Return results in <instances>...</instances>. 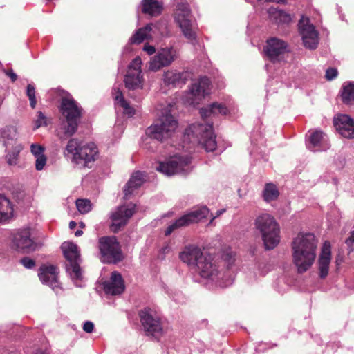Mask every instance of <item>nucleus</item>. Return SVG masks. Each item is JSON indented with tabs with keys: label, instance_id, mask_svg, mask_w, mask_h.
Instances as JSON below:
<instances>
[{
	"label": "nucleus",
	"instance_id": "28",
	"mask_svg": "<svg viewBox=\"0 0 354 354\" xmlns=\"http://www.w3.org/2000/svg\"><path fill=\"white\" fill-rule=\"evenodd\" d=\"M79 122L63 118L60 119V123L56 130V134L60 140H66L73 136L78 128Z\"/></svg>",
	"mask_w": 354,
	"mask_h": 354
},
{
	"label": "nucleus",
	"instance_id": "7",
	"mask_svg": "<svg viewBox=\"0 0 354 354\" xmlns=\"http://www.w3.org/2000/svg\"><path fill=\"white\" fill-rule=\"evenodd\" d=\"M191 158L186 156L175 155L169 160L160 162L156 169L166 176L174 174L186 175L191 171Z\"/></svg>",
	"mask_w": 354,
	"mask_h": 354
},
{
	"label": "nucleus",
	"instance_id": "17",
	"mask_svg": "<svg viewBox=\"0 0 354 354\" xmlns=\"http://www.w3.org/2000/svg\"><path fill=\"white\" fill-rule=\"evenodd\" d=\"M142 60L136 57L129 65L127 73L124 77L125 86L129 90L141 89L143 84V77L141 71Z\"/></svg>",
	"mask_w": 354,
	"mask_h": 354
},
{
	"label": "nucleus",
	"instance_id": "23",
	"mask_svg": "<svg viewBox=\"0 0 354 354\" xmlns=\"http://www.w3.org/2000/svg\"><path fill=\"white\" fill-rule=\"evenodd\" d=\"M334 126L343 137L354 139V120L346 114L339 115L334 118Z\"/></svg>",
	"mask_w": 354,
	"mask_h": 354
},
{
	"label": "nucleus",
	"instance_id": "40",
	"mask_svg": "<svg viewBox=\"0 0 354 354\" xmlns=\"http://www.w3.org/2000/svg\"><path fill=\"white\" fill-rule=\"evenodd\" d=\"M76 207L82 214L89 212L92 209V204L88 199H77L76 201Z\"/></svg>",
	"mask_w": 354,
	"mask_h": 354
},
{
	"label": "nucleus",
	"instance_id": "3",
	"mask_svg": "<svg viewBox=\"0 0 354 354\" xmlns=\"http://www.w3.org/2000/svg\"><path fill=\"white\" fill-rule=\"evenodd\" d=\"M254 227L261 235L266 250L274 248L280 241V227L275 218L268 213L258 215Z\"/></svg>",
	"mask_w": 354,
	"mask_h": 354
},
{
	"label": "nucleus",
	"instance_id": "18",
	"mask_svg": "<svg viewBox=\"0 0 354 354\" xmlns=\"http://www.w3.org/2000/svg\"><path fill=\"white\" fill-rule=\"evenodd\" d=\"M135 207L136 205L132 203L121 205L111 213L110 217L112 221L111 230L113 232H116L127 225L129 219L135 212Z\"/></svg>",
	"mask_w": 354,
	"mask_h": 354
},
{
	"label": "nucleus",
	"instance_id": "56",
	"mask_svg": "<svg viewBox=\"0 0 354 354\" xmlns=\"http://www.w3.org/2000/svg\"><path fill=\"white\" fill-rule=\"evenodd\" d=\"M35 354H49V353L46 351L38 350V351H37Z\"/></svg>",
	"mask_w": 354,
	"mask_h": 354
},
{
	"label": "nucleus",
	"instance_id": "2",
	"mask_svg": "<svg viewBox=\"0 0 354 354\" xmlns=\"http://www.w3.org/2000/svg\"><path fill=\"white\" fill-rule=\"evenodd\" d=\"M64 155L75 165L91 167V164L98 158L99 151L93 142L82 143L77 138H71L66 146Z\"/></svg>",
	"mask_w": 354,
	"mask_h": 354
},
{
	"label": "nucleus",
	"instance_id": "49",
	"mask_svg": "<svg viewBox=\"0 0 354 354\" xmlns=\"http://www.w3.org/2000/svg\"><path fill=\"white\" fill-rule=\"evenodd\" d=\"M346 243L351 251L354 250V231L351 232V236L346 240Z\"/></svg>",
	"mask_w": 354,
	"mask_h": 354
},
{
	"label": "nucleus",
	"instance_id": "55",
	"mask_svg": "<svg viewBox=\"0 0 354 354\" xmlns=\"http://www.w3.org/2000/svg\"><path fill=\"white\" fill-rule=\"evenodd\" d=\"M82 234H83V232H82V230H77V231L75 232V235L76 236H82Z\"/></svg>",
	"mask_w": 354,
	"mask_h": 354
},
{
	"label": "nucleus",
	"instance_id": "13",
	"mask_svg": "<svg viewBox=\"0 0 354 354\" xmlns=\"http://www.w3.org/2000/svg\"><path fill=\"white\" fill-rule=\"evenodd\" d=\"M176 20L184 36L191 41L195 40L196 33L191 21L190 9L186 2L178 3Z\"/></svg>",
	"mask_w": 354,
	"mask_h": 354
},
{
	"label": "nucleus",
	"instance_id": "34",
	"mask_svg": "<svg viewBox=\"0 0 354 354\" xmlns=\"http://www.w3.org/2000/svg\"><path fill=\"white\" fill-rule=\"evenodd\" d=\"M13 216V207L10 200L0 194V223L8 221Z\"/></svg>",
	"mask_w": 354,
	"mask_h": 354
},
{
	"label": "nucleus",
	"instance_id": "48",
	"mask_svg": "<svg viewBox=\"0 0 354 354\" xmlns=\"http://www.w3.org/2000/svg\"><path fill=\"white\" fill-rule=\"evenodd\" d=\"M94 329V324L91 321H86L84 323L83 330L87 333H91Z\"/></svg>",
	"mask_w": 354,
	"mask_h": 354
},
{
	"label": "nucleus",
	"instance_id": "36",
	"mask_svg": "<svg viewBox=\"0 0 354 354\" xmlns=\"http://www.w3.org/2000/svg\"><path fill=\"white\" fill-rule=\"evenodd\" d=\"M113 90L115 91V94H114L115 95V96H114L115 100L123 109L124 113L128 115L129 116L133 115L135 113V110L124 100L122 92L118 88H114Z\"/></svg>",
	"mask_w": 354,
	"mask_h": 354
},
{
	"label": "nucleus",
	"instance_id": "6",
	"mask_svg": "<svg viewBox=\"0 0 354 354\" xmlns=\"http://www.w3.org/2000/svg\"><path fill=\"white\" fill-rule=\"evenodd\" d=\"M98 249L102 263H117L123 259L120 243L114 236L100 237L98 240Z\"/></svg>",
	"mask_w": 354,
	"mask_h": 354
},
{
	"label": "nucleus",
	"instance_id": "27",
	"mask_svg": "<svg viewBox=\"0 0 354 354\" xmlns=\"http://www.w3.org/2000/svg\"><path fill=\"white\" fill-rule=\"evenodd\" d=\"M330 260V243L328 241H325L322 245L321 253L318 259L319 275L320 278L324 279L328 275Z\"/></svg>",
	"mask_w": 354,
	"mask_h": 354
},
{
	"label": "nucleus",
	"instance_id": "22",
	"mask_svg": "<svg viewBox=\"0 0 354 354\" xmlns=\"http://www.w3.org/2000/svg\"><path fill=\"white\" fill-rule=\"evenodd\" d=\"M60 111L63 118L80 121L82 109L70 95H68L62 99Z\"/></svg>",
	"mask_w": 354,
	"mask_h": 354
},
{
	"label": "nucleus",
	"instance_id": "39",
	"mask_svg": "<svg viewBox=\"0 0 354 354\" xmlns=\"http://www.w3.org/2000/svg\"><path fill=\"white\" fill-rule=\"evenodd\" d=\"M342 97L346 104L354 103V82H349L343 86Z\"/></svg>",
	"mask_w": 354,
	"mask_h": 354
},
{
	"label": "nucleus",
	"instance_id": "8",
	"mask_svg": "<svg viewBox=\"0 0 354 354\" xmlns=\"http://www.w3.org/2000/svg\"><path fill=\"white\" fill-rule=\"evenodd\" d=\"M169 35L168 25L166 21L147 24L145 27L138 29L129 39L130 44H140L145 39L155 37H167Z\"/></svg>",
	"mask_w": 354,
	"mask_h": 354
},
{
	"label": "nucleus",
	"instance_id": "35",
	"mask_svg": "<svg viewBox=\"0 0 354 354\" xmlns=\"http://www.w3.org/2000/svg\"><path fill=\"white\" fill-rule=\"evenodd\" d=\"M162 10V3L158 0H142V11L145 14L157 16Z\"/></svg>",
	"mask_w": 354,
	"mask_h": 354
},
{
	"label": "nucleus",
	"instance_id": "5",
	"mask_svg": "<svg viewBox=\"0 0 354 354\" xmlns=\"http://www.w3.org/2000/svg\"><path fill=\"white\" fill-rule=\"evenodd\" d=\"M178 127V122L170 113V106H168L160 118L146 130V135L151 139L163 142L171 138Z\"/></svg>",
	"mask_w": 354,
	"mask_h": 354
},
{
	"label": "nucleus",
	"instance_id": "26",
	"mask_svg": "<svg viewBox=\"0 0 354 354\" xmlns=\"http://www.w3.org/2000/svg\"><path fill=\"white\" fill-rule=\"evenodd\" d=\"M189 75L187 71H178L176 70H168L164 73L162 80L165 84L169 86L181 87L188 80Z\"/></svg>",
	"mask_w": 354,
	"mask_h": 354
},
{
	"label": "nucleus",
	"instance_id": "32",
	"mask_svg": "<svg viewBox=\"0 0 354 354\" xmlns=\"http://www.w3.org/2000/svg\"><path fill=\"white\" fill-rule=\"evenodd\" d=\"M268 12L270 21L279 26L288 24L292 21V17L290 14L282 10H279L277 8L272 7L269 8Z\"/></svg>",
	"mask_w": 354,
	"mask_h": 354
},
{
	"label": "nucleus",
	"instance_id": "10",
	"mask_svg": "<svg viewBox=\"0 0 354 354\" xmlns=\"http://www.w3.org/2000/svg\"><path fill=\"white\" fill-rule=\"evenodd\" d=\"M139 317L147 335L158 338L162 335L163 328L160 318L153 309L144 308L140 310Z\"/></svg>",
	"mask_w": 354,
	"mask_h": 354
},
{
	"label": "nucleus",
	"instance_id": "21",
	"mask_svg": "<svg viewBox=\"0 0 354 354\" xmlns=\"http://www.w3.org/2000/svg\"><path fill=\"white\" fill-rule=\"evenodd\" d=\"M204 256L201 249L195 245H186L179 253L180 261L193 270Z\"/></svg>",
	"mask_w": 354,
	"mask_h": 354
},
{
	"label": "nucleus",
	"instance_id": "25",
	"mask_svg": "<svg viewBox=\"0 0 354 354\" xmlns=\"http://www.w3.org/2000/svg\"><path fill=\"white\" fill-rule=\"evenodd\" d=\"M103 287L106 294L117 295L124 290V283L122 275L117 271L111 273L110 279L103 283Z\"/></svg>",
	"mask_w": 354,
	"mask_h": 354
},
{
	"label": "nucleus",
	"instance_id": "42",
	"mask_svg": "<svg viewBox=\"0 0 354 354\" xmlns=\"http://www.w3.org/2000/svg\"><path fill=\"white\" fill-rule=\"evenodd\" d=\"M26 95L30 101V105L32 109H35L37 100L35 97V86L32 84H28L26 88Z\"/></svg>",
	"mask_w": 354,
	"mask_h": 354
},
{
	"label": "nucleus",
	"instance_id": "20",
	"mask_svg": "<svg viewBox=\"0 0 354 354\" xmlns=\"http://www.w3.org/2000/svg\"><path fill=\"white\" fill-rule=\"evenodd\" d=\"M287 44L277 37L267 40L263 51L266 56L272 62L279 61L281 55L287 50Z\"/></svg>",
	"mask_w": 354,
	"mask_h": 354
},
{
	"label": "nucleus",
	"instance_id": "12",
	"mask_svg": "<svg viewBox=\"0 0 354 354\" xmlns=\"http://www.w3.org/2000/svg\"><path fill=\"white\" fill-rule=\"evenodd\" d=\"M178 57V52L174 46H166L160 48L149 61V69L158 71L164 67L170 66Z\"/></svg>",
	"mask_w": 354,
	"mask_h": 354
},
{
	"label": "nucleus",
	"instance_id": "16",
	"mask_svg": "<svg viewBox=\"0 0 354 354\" xmlns=\"http://www.w3.org/2000/svg\"><path fill=\"white\" fill-rule=\"evenodd\" d=\"M210 91V80L207 77H200L193 82L189 87L188 93L184 97L185 103L195 106L207 95Z\"/></svg>",
	"mask_w": 354,
	"mask_h": 354
},
{
	"label": "nucleus",
	"instance_id": "41",
	"mask_svg": "<svg viewBox=\"0 0 354 354\" xmlns=\"http://www.w3.org/2000/svg\"><path fill=\"white\" fill-rule=\"evenodd\" d=\"M50 123V118H47L44 113L41 111L37 113V119L35 120V129H37L41 127H46Z\"/></svg>",
	"mask_w": 354,
	"mask_h": 354
},
{
	"label": "nucleus",
	"instance_id": "43",
	"mask_svg": "<svg viewBox=\"0 0 354 354\" xmlns=\"http://www.w3.org/2000/svg\"><path fill=\"white\" fill-rule=\"evenodd\" d=\"M222 258L227 263V271L233 274L229 270L230 266H232L235 261V254L232 251H226L223 253ZM234 276V274H232Z\"/></svg>",
	"mask_w": 354,
	"mask_h": 354
},
{
	"label": "nucleus",
	"instance_id": "4",
	"mask_svg": "<svg viewBox=\"0 0 354 354\" xmlns=\"http://www.w3.org/2000/svg\"><path fill=\"white\" fill-rule=\"evenodd\" d=\"M202 278L215 282L221 288H225L232 284L234 277L229 271L222 272L218 270V266L210 256L205 255L194 269Z\"/></svg>",
	"mask_w": 354,
	"mask_h": 354
},
{
	"label": "nucleus",
	"instance_id": "52",
	"mask_svg": "<svg viewBox=\"0 0 354 354\" xmlns=\"http://www.w3.org/2000/svg\"><path fill=\"white\" fill-rule=\"evenodd\" d=\"M225 212V209H220V210H218V211L216 212V216H213V217H212V220H211V221H210V223L213 221V220H214L215 218H216V217L219 216L220 215H221V214H222L223 212Z\"/></svg>",
	"mask_w": 354,
	"mask_h": 354
},
{
	"label": "nucleus",
	"instance_id": "38",
	"mask_svg": "<svg viewBox=\"0 0 354 354\" xmlns=\"http://www.w3.org/2000/svg\"><path fill=\"white\" fill-rule=\"evenodd\" d=\"M23 149L21 144L10 147L9 149H6L7 154L6 158L7 162L10 165H16L18 160L19 154Z\"/></svg>",
	"mask_w": 354,
	"mask_h": 354
},
{
	"label": "nucleus",
	"instance_id": "53",
	"mask_svg": "<svg viewBox=\"0 0 354 354\" xmlns=\"http://www.w3.org/2000/svg\"><path fill=\"white\" fill-rule=\"evenodd\" d=\"M170 251H171V248H170V247H169L168 245H165V246L162 247V249H161V252H162L163 254H167V253H169Z\"/></svg>",
	"mask_w": 354,
	"mask_h": 354
},
{
	"label": "nucleus",
	"instance_id": "19",
	"mask_svg": "<svg viewBox=\"0 0 354 354\" xmlns=\"http://www.w3.org/2000/svg\"><path fill=\"white\" fill-rule=\"evenodd\" d=\"M30 236V231L28 229L17 232L12 240L15 249L22 253H30L36 250L37 245L32 241Z\"/></svg>",
	"mask_w": 354,
	"mask_h": 354
},
{
	"label": "nucleus",
	"instance_id": "57",
	"mask_svg": "<svg viewBox=\"0 0 354 354\" xmlns=\"http://www.w3.org/2000/svg\"><path fill=\"white\" fill-rule=\"evenodd\" d=\"M80 227H82V228L84 227H85V224L84 223L81 222V223H80Z\"/></svg>",
	"mask_w": 354,
	"mask_h": 354
},
{
	"label": "nucleus",
	"instance_id": "54",
	"mask_svg": "<svg viewBox=\"0 0 354 354\" xmlns=\"http://www.w3.org/2000/svg\"><path fill=\"white\" fill-rule=\"evenodd\" d=\"M76 225H77L76 222H75V221H71V222L69 223V227H70V229H71V230L74 229V228L76 227Z\"/></svg>",
	"mask_w": 354,
	"mask_h": 354
},
{
	"label": "nucleus",
	"instance_id": "9",
	"mask_svg": "<svg viewBox=\"0 0 354 354\" xmlns=\"http://www.w3.org/2000/svg\"><path fill=\"white\" fill-rule=\"evenodd\" d=\"M61 248L64 257L68 261V264L66 265V271L73 280H81L82 277L80 267L81 259L77 245L72 242H64Z\"/></svg>",
	"mask_w": 354,
	"mask_h": 354
},
{
	"label": "nucleus",
	"instance_id": "1",
	"mask_svg": "<svg viewBox=\"0 0 354 354\" xmlns=\"http://www.w3.org/2000/svg\"><path fill=\"white\" fill-rule=\"evenodd\" d=\"M317 240L312 233H299L292 242V262L300 274L308 271L317 256Z\"/></svg>",
	"mask_w": 354,
	"mask_h": 354
},
{
	"label": "nucleus",
	"instance_id": "44",
	"mask_svg": "<svg viewBox=\"0 0 354 354\" xmlns=\"http://www.w3.org/2000/svg\"><path fill=\"white\" fill-rule=\"evenodd\" d=\"M31 153L35 156V157H39L40 156H44V148L37 144H32L30 146Z\"/></svg>",
	"mask_w": 354,
	"mask_h": 354
},
{
	"label": "nucleus",
	"instance_id": "45",
	"mask_svg": "<svg viewBox=\"0 0 354 354\" xmlns=\"http://www.w3.org/2000/svg\"><path fill=\"white\" fill-rule=\"evenodd\" d=\"M35 168L38 171H41L44 169L46 164V158L45 155L36 157Z\"/></svg>",
	"mask_w": 354,
	"mask_h": 354
},
{
	"label": "nucleus",
	"instance_id": "14",
	"mask_svg": "<svg viewBox=\"0 0 354 354\" xmlns=\"http://www.w3.org/2000/svg\"><path fill=\"white\" fill-rule=\"evenodd\" d=\"M298 29L304 46L310 50L317 48L319 44V32L310 23L308 17H301L298 23Z\"/></svg>",
	"mask_w": 354,
	"mask_h": 354
},
{
	"label": "nucleus",
	"instance_id": "15",
	"mask_svg": "<svg viewBox=\"0 0 354 354\" xmlns=\"http://www.w3.org/2000/svg\"><path fill=\"white\" fill-rule=\"evenodd\" d=\"M208 214L209 209L205 206L192 211L189 213L182 216L173 223L169 225L165 231V235L169 236L177 229L187 226L192 223H198L202 219L206 218Z\"/></svg>",
	"mask_w": 354,
	"mask_h": 354
},
{
	"label": "nucleus",
	"instance_id": "29",
	"mask_svg": "<svg viewBox=\"0 0 354 354\" xmlns=\"http://www.w3.org/2000/svg\"><path fill=\"white\" fill-rule=\"evenodd\" d=\"M57 268L54 266H43L39 268L38 276L42 283L53 289L58 287Z\"/></svg>",
	"mask_w": 354,
	"mask_h": 354
},
{
	"label": "nucleus",
	"instance_id": "11",
	"mask_svg": "<svg viewBox=\"0 0 354 354\" xmlns=\"http://www.w3.org/2000/svg\"><path fill=\"white\" fill-rule=\"evenodd\" d=\"M186 133L189 135L192 133L202 144L207 151H213L216 147L215 136L214 135L212 124H193Z\"/></svg>",
	"mask_w": 354,
	"mask_h": 354
},
{
	"label": "nucleus",
	"instance_id": "50",
	"mask_svg": "<svg viewBox=\"0 0 354 354\" xmlns=\"http://www.w3.org/2000/svg\"><path fill=\"white\" fill-rule=\"evenodd\" d=\"M4 73L10 77L12 82H15L17 79V74L13 71L12 69H5L3 70Z\"/></svg>",
	"mask_w": 354,
	"mask_h": 354
},
{
	"label": "nucleus",
	"instance_id": "37",
	"mask_svg": "<svg viewBox=\"0 0 354 354\" xmlns=\"http://www.w3.org/2000/svg\"><path fill=\"white\" fill-rule=\"evenodd\" d=\"M262 196L265 201L270 202L277 199L279 192L274 184L267 183L263 189Z\"/></svg>",
	"mask_w": 354,
	"mask_h": 354
},
{
	"label": "nucleus",
	"instance_id": "24",
	"mask_svg": "<svg viewBox=\"0 0 354 354\" xmlns=\"http://www.w3.org/2000/svg\"><path fill=\"white\" fill-rule=\"evenodd\" d=\"M306 146L308 149L315 152L326 151L330 148V145L327 136L322 131L316 130L309 135Z\"/></svg>",
	"mask_w": 354,
	"mask_h": 354
},
{
	"label": "nucleus",
	"instance_id": "30",
	"mask_svg": "<svg viewBox=\"0 0 354 354\" xmlns=\"http://www.w3.org/2000/svg\"><path fill=\"white\" fill-rule=\"evenodd\" d=\"M17 139L18 131L16 127L8 125L0 129V144L6 149H9L10 147L19 145Z\"/></svg>",
	"mask_w": 354,
	"mask_h": 354
},
{
	"label": "nucleus",
	"instance_id": "51",
	"mask_svg": "<svg viewBox=\"0 0 354 354\" xmlns=\"http://www.w3.org/2000/svg\"><path fill=\"white\" fill-rule=\"evenodd\" d=\"M143 50L148 55H151L156 53V48L153 46L149 44H145L143 47Z\"/></svg>",
	"mask_w": 354,
	"mask_h": 354
},
{
	"label": "nucleus",
	"instance_id": "46",
	"mask_svg": "<svg viewBox=\"0 0 354 354\" xmlns=\"http://www.w3.org/2000/svg\"><path fill=\"white\" fill-rule=\"evenodd\" d=\"M21 263L28 269H30L33 268L35 265V262L33 259L29 258V257H24L21 259Z\"/></svg>",
	"mask_w": 354,
	"mask_h": 354
},
{
	"label": "nucleus",
	"instance_id": "31",
	"mask_svg": "<svg viewBox=\"0 0 354 354\" xmlns=\"http://www.w3.org/2000/svg\"><path fill=\"white\" fill-rule=\"evenodd\" d=\"M144 183V176L140 171H136L133 174L129 180L124 187V193L125 198L129 196Z\"/></svg>",
	"mask_w": 354,
	"mask_h": 354
},
{
	"label": "nucleus",
	"instance_id": "33",
	"mask_svg": "<svg viewBox=\"0 0 354 354\" xmlns=\"http://www.w3.org/2000/svg\"><path fill=\"white\" fill-rule=\"evenodd\" d=\"M227 112L228 110L225 106L217 102L213 103L205 108H202L200 110L201 115L203 119H206L218 114L225 115Z\"/></svg>",
	"mask_w": 354,
	"mask_h": 354
},
{
	"label": "nucleus",
	"instance_id": "47",
	"mask_svg": "<svg viewBox=\"0 0 354 354\" xmlns=\"http://www.w3.org/2000/svg\"><path fill=\"white\" fill-rule=\"evenodd\" d=\"M337 75V70L334 68H330L326 71V78L328 80H332Z\"/></svg>",
	"mask_w": 354,
	"mask_h": 354
}]
</instances>
